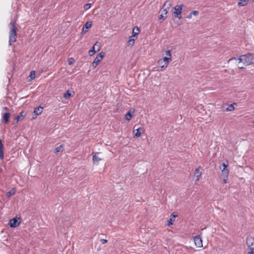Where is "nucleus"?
<instances>
[{
  "label": "nucleus",
  "mask_w": 254,
  "mask_h": 254,
  "mask_svg": "<svg viewBox=\"0 0 254 254\" xmlns=\"http://www.w3.org/2000/svg\"><path fill=\"white\" fill-rule=\"evenodd\" d=\"M233 61H235L236 62H238V63L254 64V54L249 53L241 55L239 58H233L229 60V62H232Z\"/></svg>",
  "instance_id": "nucleus-1"
},
{
  "label": "nucleus",
  "mask_w": 254,
  "mask_h": 254,
  "mask_svg": "<svg viewBox=\"0 0 254 254\" xmlns=\"http://www.w3.org/2000/svg\"><path fill=\"white\" fill-rule=\"evenodd\" d=\"M16 20H12L9 24V45H11L12 43H14L16 41L17 39V28L16 27Z\"/></svg>",
  "instance_id": "nucleus-2"
},
{
  "label": "nucleus",
  "mask_w": 254,
  "mask_h": 254,
  "mask_svg": "<svg viewBox=\"0 0 254 254\" xmlns=\"http://www.w3.org/2000/svg\"><path fill=\"white\" fill-rule=\"evenodd\" d=\"M228 167L227 165H226L223 163L221 166L220 167V169L221 170V177L223 179V182L224 184H226L228 182L229 170L227 169Z\"/></svg>",
  "instance_id": "nucleus-3"
},
{
  "label": "nucleus",
  "mask_w": 254,
  "mask_h": 254,
  "mask_svg": "<svg viewBox=\"0 0 254 254\" xmlns=\"http://www.w3.org/2000/svg\"><path fill=\"white\" fill-rule=\"evenodd\" d=\"M184 7V5L180 4L177 5L174 7L175 10L173 13V16L176 18H178L179 19L182 18L181 13L182 12V8Z\"/></svg>",
  "instance_id": "nucleus-4"
},
{
  "label": "nucleus",
  "mask_w": 254,
  "mask_h": 254,
  "mask_svg": "<svg viewBox=\"0 0 254 254\" xmlns=\"http://www.w3.org/2000/svg\"><path fill=\"white\" fill-rule=\"evenodd\" d=\"M246 244L248 251H254V238L251 236L246 238Z\"/></svg>",
  "instance_id": "nucleus-5"
},
{
  "label": "nucleus",
  "mask_w": 254,
  "mask_h": 254,
  "mask_svg": "<svg viewBox=\"0 0 254 254\" xmlns=\"http://www.w3.org/2000/svg\"><path fill=\"white\" fill-rule=\"evenodd\" d=\"M194 243L197 248L202 247V241L200 235H197L193 238Z\"/></svg>",
  "instance_id": "nucleus-6"
},
{
  "label": "nucleus",
  "mask_w": 254,
  "mask_h": 254,
  "mask_svg": "<svg viewBox=\"0 0 254 254\" xmlns=\"http://www.w3.org/2000/svg\"><path fill=\"white\" fill-rule=\"evenodd\" d=\"M100 50V46L99 43L98 42H96L92 47V48L89 50L88 54L89 56H92L96 52L99 51Z\"/></svg>",
  "instance_id": "nucleus-7"
},
{
  "label": "nucleus",
  "mask_w": 254,
  "mask_h": 254,
  "mask_svg": "<svg viewBox=\"0 0 254 254\" xmlns=\"http://www.w3.org/2000/svg\"><path fill=\"white\" fill-rule=\"evenodd\" d=\"M201 170V167L199 166L194 171V176L196 177L195 183L199 181L200 178L202 175Z\"/></svg>",
  "instance_id": "nucleus-8"
},
{
  "label": "nucleus",
  "mask_w": 254,
  "mask_h": 254,
  "mask_svg": "<svg viewBox=\"0 0 254 254\" xmlns=\"http://www.w3.org/2000/svg\"><path fill=\"white\" fill-rule=\"evenodd\" d=\"M178 216V215L176 214V213L173 212L171 214L170 216V220L167 221V225L168 226H170L173 225V223L175 221V218Z\"/></svg>",
  "instance_id": "nucleus-9"
},
{
  "label": "nucleus",
  "mask_w": 254,
  "mask_h": 254,
  "mask_svg": "<svg viewBox=\"0 0 254 254\" xmlns=\"http://www.w3.org/2000/svg\"><path fill=\"white\" fill-rule=\"evenodd\" d=\"M165 55L166 57L163 58V59L160 60V61L163 60V62L167 63H169V62H171V54L170 51H166Z\"/></svg>",
  "instance_id": "nucleus-10"
},
{
  "label": "nucleus",
  "mask_w": 254,
  "mask_h": 254,
  "mask_svg": "<svg viewBox=\"0 0 254 254\" xmlns=\"http://www.w3.org/2000/svg\"><path fill=\"white\" fill-rule=\"evenodd\" d=\"M92 25L91 21H87L85 23L82 28V33H85L87 31V29L91 27Z\"/></svg>",
  "instance_id": "nucleus-11"
},
{
  "label": "nucleus",
  "mask_w": 254,
  "mask_h": 254,
  "mask_svg": "<svg viewBox=\"0 0 254 254\" xmlns=\"http://www.w3.org/2000/svg\"><path fill=\"white\" fill-rule=\"evenodd\" d=\"M100 154L99 152H96L94 155L93 156L92 160L94 164H96V165L98 164V162L100 161H101L102 159L98 156V155Z\"/></svg>",
  "instance_id": "nucleus-12"
},
{
  "label": "nucleus",
  "mask_w": 254,
  "mask_h": 254,
  "mask_svg": "<svg viewBox=\"0 0 254 254\" xmlns=\"http://www.w3.org/2000/svg\"><path fill=\"white\" fill-rule=\"evenodd\" d=\"M19 223H20L17 221L16 218H14L10 220L9 225L10 227L14 228L17 227Z\"/></svg>",
  "instance_id": "nucleus-13"
},
{
  "label": "nucleus",
  "mask_w": 254,
  "mask_h": 254,
  "mask_svg": "<svg viewBox=\"0 0 254 254\" xmlns=\"http://www.w3.org/2000/svg\"><path fill=\"white\" fill-rule=\"evenodd\" d=\"M104 56V53H100L99 54L96 58L95 59L94 61L93 62L92 64H98V63L100 62L101 60L102 59L103 57Z\"/></svg>",
  "instance_id": "nucleus-14"
},
{
  "label": "nucleus",
  "mask_w": 254,
  "mask_h": 254,
  "mask_svg": "<svg viewBox=\"0 0 254 254\" xmlns=\"http://www.w3.org/2000/svg\"><path fill=\"white\" fill-rule=\"evenodd\" d=\"M136 37L134 36V35H132L129 38L127 41L128 46H132L134 43V41L136 39Z\"/></svg>",
  "instance_id": "nucleus-15"
},
{
  "label": "nucleus",
  "mask_w": 254,
  "mask_h": 254,
  "mask_svg": "<svg viewBox=\"0 0 254 254\" xmlns=\"http://www.w3.org/2000/svg\"><path fill=\"white\" fill-rule=\"evenodd\" d=\"M143 131V128H137L134 129L133 132L134 133V137L137 138L141 135V132Z\"/></svg>",
  "instance_id": "nucleus-16"
},
{
  "label": "nucleus",
  "mask_w": 254,
  "mask_h": 254,
  "mask_svg": "<svg viewBox=\"0 0 254 254\" xmlns=\"http://www.w3.org/2000/svg\"><path fill=\"white\" fill-rule=\"evenodd\" d=\"M23 113H24V112L23 111H22L19 113V114L16 117L15 119V122L16 123H17L19 121H21L23 119L24 117Z\"/></svg>",
  "instance_id": "nucleus-17"
},
{
  "label": "nucleus",
  "mask_w": 254,
  "mask_h": 254,
  "mask_svg": "<svg viewBox=\"0 0 254 254\" xmlns=\"http://www.w3.org/2000/svg\"><path fill=\"white\" fill-rule=\"evenodd\" d=\"M43 109V108L42 107L39 106L35 109L33 113L35 115L38 116L42 113Z\"/></svg>",
  "instance_id": "nucleus-18"
},
{
  "label": "nucleus",
  "mask_w": 254,
  "mask_h": 254,
  "mask_svg": "<svg viewBox=\"0 0 254 254\" xmlns=\"http://www.w3.org/2000/svg\"><path fill=\"white\" fill-rule=\"evenodd\" d=\"M10 118V114L8 113H5L2 116V119L5 123H7L9 122Z\"/></svg>",
  "instance_id": "nucleus-19"
},
{
  "label": "nucleus",
  "mask_w": 254,
  "mask_h": 254,
  "mask_svg": "<svg viewBox=\"0 0 254 254\" xmlns=\"http://www.w3.org/2000/svg\"><path fill=\"white\" fill-rule=\"evenodd\" d=\"M168 13V10L166 9H164L162 11V14L159 16V19H162L164 20V19L166 17V15Z\"/></svg>",
  "instance_id": "nucleus-20"
},
{
  "label": "nucleus",
  "mask_w": 254,
  "mask_h": 254,
  "mask_svg": "<svg viewBox=\"0 0 254 254\" xmlns=\"http://www.w3.org/2000/svg\"><path fill=\"white\" fill-rule=\"evenodd\" d=\"M236 103H233V104H231L228 106V107L225 109V111L226 112H232L235 110V107L234 106V105H236Z\"/></svg>",
  "instance_id": "nucleus-21"
},
{
  "label": "nucleus",
  "mask_w": 254,
  "mask_h": 254,
  "mask_svg": "<svg viewBox=\"0 0 254 254\" xmlns=\"http://www.w3.org/2000/svg\"><path fill=\"white\" fill-rule=\"evenodd\" d=\"M249 0H239V1L238 3V5L239 6H244L247 4Z\"/></svg>",
  "instance_id": "nucleus-22"
},
{
  "label": "nucleus",
  "mask_w": 254,
  "mask_h": 254,
  "mask_svg": "<svg viewBox=\"0 0 254 254\" xmlns=\"http://www.w3.org/2000/svg\"><path fill=\"white\" fill-rule=\"evenodd\" d=\"M35 78V71L32 70L30 71V75L28 77V81H31Z\"/></svg>",
  "instance_id": "nucleus-23"
},
{
  "label": "nucleus",
  "mask_w": 254,
  "mask_h": 254,
  "mask_svg": "<svg viewBox=\"0 0 254 254\" xmlns=\"http://www.w3.org/2000/svg\"><path fill=\"white\" fill-rule=\"evenodd\" d=\"M64 145L63 144H61L59 146L57 147L55 149V152L56 153H58L60 152H62L64 150Z\"/></svg>",
  "instance_id": "nucleus-24"
},
{
  "label": "nucleus",
  "mask_w": 254,
  "mask_h": 254,
  "mask_svg": "<svg viewBox=\"0 0 254 254\" xmlns=\"http://www.w3.org/2000/svg\"><path fill=\"white\" fill-rule=\"evenodd\" d=\"M167 66V64H163L161 66H156L154 68L155 70L160 71L164 70Z\"/></svg>",
  "instance_id": "nucleus-25"
},
{
  "label": "nucleus",
  "mask_w": 254,
  "mask_h": 254,
  "mask_svg": "<svg viewBox=\"0 0 254 254\" xmlns=\"http://www.w3.org/2000/svg\"><path fill=\"white\" fill-rule=\"evenodd\" d=\"M171 6V3L170 1H167L165 2V3L163 5V7L165 8L164 9H166V10H168L170 8V7Z\"/></svg>",
  "instance_id": "nucleus-26"
},
{
  "label": "nucleus",
  "mask_w": 254,
  "mask_h": 254,
  "mask_svg": "<svg viewBox=\"0 0 254 254\" xmlns=\"http://www.w3.org/2000/svg\"><path fill=\"white\" fill-rule=\"evenodd\" d=\"M139 32V28L138 27H136L132 29V35H134V36H137Z\"/></svg>",
  "instance_id": "nucleus-27"
},
{
  "label": "nucleus",
  "mask_w": 254,
  "mask_h": 254,
  "mask_svg": "<svg viewBox=\"0 0 254 254\" xmlns=\"http://www.w3.org/2000/svg\"><path fill=\"white\" fill-rule=\"evenodd\" d=\"M59 224L60 226L64 227H68L69 225V223H65L63 219L62 220L61 222L59 221Z\"/></svg>",
  "instance_id": "nucleus-28"
},
{
  "label": "nucleus",
  "mask_w": 254,
  "mask_h": 254,
  "mask_svg": "<svg viewBox=\"0 0 254 254\" xmlns=\"http://www.w3.org/2000/svg\"><path fill=\"white\" fill-rule=\"evenodd\" d=\"M132 116V115L129 112H128L125 116V119L128 121H130L131 117Z\"/></svg>",
  "instance_id": "nucleus-29"
},
{
  "label": "nucleus",
  "mask_w": 254,
  "mask_h": 254,
  "mask_svg": "<svg viewBox=\"0 0 254 254\" xmlns=\"http://www.w3.org/2000/svg\"><path fill=\"white\" fill-rule=\"evenodd\" d=\"M15 193V190L14 189H12L10 190L6 193V196L10 197L12 195H14Z\"/></svg>",
  "instance_id": "nucleus-30"
},
{
  "label": "nucleus",
  "mask_w": 254,
  "mask_h": 254,
  "mask_svg": "<svg viewBox=\"0 0 254 254\" xmlns=\"http://www.w3.org/2000/svg\"><path fill=\"white\" fill-rule=\"evenodd\" d=\"M71 96V93H70L69 91L67 90L64 94L63 97L67 99L69 97Z\"/></svg>",
  "instance_id": "nucleus-31"
},
{
  "label": "nucleus",
  "mask_w": 254,
  "mask_h": 254,
  "mask_svg": "<svg viewBox=\"0 0 254 254\" xmlns=\"http://www.w3.org/2000/svg\"><path fill=\"white\" fill-rule=\"evenodd\" d=\"M91 6V3H86L84 5V8L85 10H87L90 8Z\"/></svg>",
  "instance_id": "nucleus-32"
},
{
  "label": "nucleus",
  "mask_w": 254,
  "mask_h": 254,
  "mask_svg": "<svg viewBox=\"0 0 254 254\" xmlns=\"http://www.w3.org/2000/svg\"><path fill=\"white\" fill-rule=\"evenodd\" d=\"M191 14L193 15L194 16H197L199 14V12L196 10H193L190 12Z\"/></svg>",
  "instance_id": "nucleus-33"
},
{
  "label": "nucleus",
  "mask_w": 254,
  "mask_h": 254,
  "mask_svg": "<svg viewBox=\"0 0 254 254\" xmlns=\"http://www.w3.org/2000/svg\"><path fill=\"white\" fill-rule=\"evenodd\" d=\"M74 62L73 58H69L68 60V64H73V63Z\"/></svg>",
  "instance_id": "nucleus-34"
},
{
  "label": "nucleus",
  "mask_w": 254,
  "mask_h": 254,
  "mask_svg": "<svg viewBox=\"0 0 254 254\" xmlns=\"http://www.w3.org/2000/svg\"><path fill=\"white\" fill-rule=\"evenodd\" d=\"M100 241L103 244H106L108 242L107 240L105 239H101Z\"/></svg>",
  "instance_id": "nucleus-35"
},
{
  "label": "nucleus",
  "mask_w": 254,
  "mask_h": 254,
  "mask_svg": "<svg viewBox=\"0 0 254 254\" xmlns=\"http://www.w3.org/2000/svg\"><path fill=\"white\" fill-rule=\"evenodd\" d=\"M186 18L188 19H191L192 18V14L190 13V14L187 15Z\"/></svg>",
  "instance_id": "nucleus-36"
},
{
  "label": "nucleus",
  "mask_w": 254,
  "mask_h": 254,
  "mask_svg": "<svg viewBox=\"0 0 254 254\" xmlns=\"http://www.w3.org/2000/svg\"><path fill=\"white\" fill-rule=\"evenodd\" d=\"M247 254H254V251H248Z\"/></svg>",
  "instance_id": "nucleus-37"
},
{
  "label": "nucleus",
  "mask_w": 254,
  "mask_h": 254,
  "mask_svg": "<svg viewBox=\"0 0 254 254\" xmlns=\"http://www.w3.org/2000/svg\"><path fill=\"white\" fill-rule=\"evenodd\" d=\"M3 109H4V110H6V111L8 110V108H7V107H4V108H3Z\"/></svg>",
  "instance_id": "nucleus-38"
},
{
  "label": "nucleus",
  "mask_w": 254,
  "mask_h": 254,
  "mask_svg": "<svg viewBox=\"0 0 254 254\" xmlns=\"http://www.w3.org/2000/svg\"><path fill=\"white\" fill-rule=\"evenodd\" d=\"M228 63H229V61H228ZM230 63H236V62H235V61H233V62H230Z\"/></svg>",
  "instance_id": "nucleus-39"
},
{
  "label": "nucleus",
  "mask_w": 254,
  "mask_h": 254,
  "mask_svg": "<svg viewBox=\"0 0 254 254\" xmlns=\"http://www.w3.org/2000/svg\"><path fill=\"white\" fill-rule=\"evenodd\" d=\"M240 68H243L244 67L242 66V67H239Z\"/></svg>",
  "instance_id": "nucleus-40"
},
{
  "label": "nucleus",
  "mask_w": 254,
  "mask_h": 254,
  "mask_svg": "<svg viewBox=\"0 0 254 254\" xmlns=\"http://www.w3.org/2000/svg\"><path fill=\"white\" fill-rule=\"evenodd\" d=\"M252 1L254 2V0H252Z\"/></svg>",
  "instance_id": "nucleus-41"
},
{
  "label": "nucleus",
  "mask_w": 254,
  "mask_h": 254,
  "mask_svg": "<svg viewBox=\"0 0 254 254\" xmlns=\"http://www.w3.org/2000/svg\"><path fill=\"white\" fill-rule=\"evenodd\" d=\"M253 123H254V122H253Z\"/></svg>",
  "instance_id": "nucleus-42"
}]
</instances>
